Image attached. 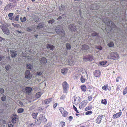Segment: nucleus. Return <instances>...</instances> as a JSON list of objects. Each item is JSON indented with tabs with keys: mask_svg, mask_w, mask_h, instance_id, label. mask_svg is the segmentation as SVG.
Masks as SVG:
<instances>
[{
	"mask_svg": "<svg viewBox=\"0 0 127 127\" xmlns=\"http://www.w3.org/2000/svg\"><path fill=\"white\" fill-rule=\"evenodd\" d=\"M41 95V93L39 92L37 93L36 94V97L37 98H39L40 97Z\"/></svg>",
	"mask_w": 127,
	"mask_h": 127,
	"instance_id": "nucleus-37",
	"label": "nucleus"
},
{
	"mask_svg": "<svg viewBox=\"0 0 127 127\" xmlns=\"http://www.w3.org/2000/svg\"><path fill=\"white\" fill-rule=\"evenodd\" d=\"M107 100L106 99H102L101 101V103L105 105H106L107 104Z\"/></svg>",
	"mask_w": 127,
	"mask_h": 127,
	"instance_id": "nucleus-39",
	"label": "nucleus"
},
{
	"mask_svg": "<svg viewBox=\"0 0 127 127\" xmlns=\"http://www.w3.org/2000/svg\"><path fill=\"white\" fill-rule=\"evenodd\" d=\"M95 77H99L100 76L101 73L100 71L99 70H96L94 72Z\"/></svg>",
	"mask_w": 127,
	"mask_h": 127,
	"instance_id": "nucleus-17",
	"label": "nucleus"
},
{
	"mask_svg": "<svg viewBox=\"0 0 127 127\" xmlns=\"http://www.w3.org/2000/svg\"><path fill=\"white\" fill-rule=\"evenodd\" d=\"M55 31L56 33L58 34H60L62 37L61 39L64 40L63 38H65V31L63 30L62 27L60 25L57 26L55 29Z\"/></svg>",
	"mask_w": 127,
	"mask_h": 127,
	"instance_id": "nucleus-1",
	"label": "nucleus"
},
{
	"mask_svg": "<svg viewBox=\"0 0 127 127\" xmlns=\"http://www.w3.org/2000/svg\"><path fill=\"white\" fill-rule=\"evenodd\" d=\"M108 85L107 84L105 85L104 86H103L102 87V89L105 90H107L108 89Z\"/></svg>",
	"mask_w": 127,
	"mask_h": 127,
	"instance_id": "nucleus-35",
	"label": "nucleus"
},
{
	"mask_svg": "<svg viewBox=\"0 0 127 127\" xmlns=\"http://www.w3.org/2000/svg\"><path fill=\"white\" fill-rule=\"evenodd\" d=\"M52 98H50L48 99H46L44 100V102L45 104H48L52 101Z\"/></svg>",
	"mask_w": 127,
	"mask_h": 127,
	"instance_id": "nucleus-25",
	"label": "nucleus"
},
{
	"mask_svg": "<svg viewBox=\"0 0 127 127\" xmlns=\"http://www.w3.org/2000/svg\"><path fill=\"white\" fill-rule=\"evenodd\" d=\"M30 23L31 24H33L35 23L34 22V21H33V20H31V19L30 20Z\"/></svg>",
	"mask_w": 127,
	"mask_h": 127,
	"instance_id": "nucleus-61",
	"label": "nucleus"
},
{
	"mask_svg": "<svg viewBox=\"0 0 127 127\" xmlns=\"http://www.w3.org/2000/svg\"><path fill=\"white\" fill-rule=\"evenodd\" d=\"M21 55L22 57H26L27 54L25 53H23V52H22V53L21 54Z\"/></svg>",
	"mask_w": 127,
	"mask_h": 127,
	"instance_id": "nucleus-58",
	"label": "nucleus"
},
{
	"mask_svg": "<svg viewBox=\"0 0 127 127\" xmlns=\"http://www.w3.org/2000/svg\"><path fill=\"white\" fill-rule=\"evenodd\" d=\"M92 114V112H86L85 114L87 115H90Z\"/></svg>",
	"mask_w": 127,
	"mask_h": 127,
	"instance_id": "nucleus-55",
	"label": "nucleus"
},
{
	"mask_svg": "<svg viewBox=\"0 0 127 127\" xmlns=\"http://www.w3.org/2000/svg\"><path fill=\"white\" fill-rule=\"evenodd\" d=\"M26 67L27 69L31 70L33 67L32 65L30 63L26 64Z\"/></svg>",
	"mask_w": 127,
	"mask_h": 127,
	"instance_id": "nucleus-27",
	"label": "nucleus"
},
{
	"mask_svg": "<svg viewBox=\"0 0 127 127\" xmlns=\"http://www.w3.org/2000/svg\"><path fill=\"white\" fill-rule=\"evenodd\" d=\"M68 118L69 119V121H71L72 120L73 117L72 116H69Z\"/></svg>",
	"mask_w": 127,
	"mask_h": 127,
	"instance_id": "nucleus-64",
	"label": "nucleus"
},
{
	"mask_svg": "<svg viewBox=\"0 0 127 127\" xmlns=\"http://www.w3.org/2000/svg\"><path fill=\"white\" fill-rule=\"evenodd\" d=\"M19 15H17V16H16L15 17V18L14 19V20L16 21H18L19 20Z\"/></svg>",
	"mask_w": 127,
	"mask_h": 127,
	"instance_id": "nucleus-46",
	"label": "nucleus"
},
{
	"mask_svg": "<svg viewBox=\"0 0 127 127\" xmlns=\"http://www.w3.org/2000/svg\"><path fill=\"white\" fill-rule=\"evenodd\" d=\"M44 24L41 23H40L38 25L36 29L37 30H39L40 29L43 28V27Z\"/></svg>",
	"mask_w": 127,
	"mask_h": 127,
	"instance_id": "nucleus-28",
	"label": "nucleus"
},
{
	"mask_svg": "<svg viewBox=\"0 0 127 127\" xmlns=\"http://www.w3.org/2000/svg\"><path fill=\"white\" fill-rule=\"evenodd\" d=\"M40 63L43 64H45L47 63V59L44 57H42L39 59Z\"/></svg>",
	"mask_w": 127,
	"mask_h": 127,
	"instance_id": "nucleus-15",
	"label": "nucleus"
},
{
	"mask_svg": "<svg viewBox=\"0 0 127 127\" xmlns=\"http://www.w3.org/2000/svg\"><path fill=\"white\" fill-rule=\"evenodd\" d=\"M81 89L83 91L85 92L86 91V87L85 85H82L81 86Z\"/></svg>",
	"mask_w": 127,
	"mask_h": 127,
	"instance_id": "nucleus-30",
	"label": "nucleus"
},
{
	"mask_svg": "<svg viewBox=\"0 0 127 127\" xmlns=\"http://www.w3.org/2000/svg\"><path fill=\"white\" fill-rule=\"evenodd\" d=\"M103 115H100L98 116L96 120V123L98 124H99L101 122L102 118Z\"/></svg>",
	"mask_w": 127,
	"mask_h": 127,
	"instance_id": "nucleus-16",
	"label": "nucleus"
},
{
	"mask_svg": "<svg viewBox=\"0 0 127 127\" xmlns=\"http://www.w3.org/2000/svg\"><path fill=\"white\" fill-rule=\"evenodd\" d=\"M66 46L67 50H69L71 48V46L70 44L67 43L66 44Z\"/></svg>",
	"mask_w": 127,
	"mask_h": 127,
	"instance_id": "nucleus-33",
	"label": "nucleus"
},
{
	"mask_svg": "<svg viewBox=\"0 0 127 127\" xmlns=\"http://www.w3.org/2000/svg\"><path fill=\"white\" fill-rule=\"evenodd\" d=\"M14 14L12 13H9L8 15V16L9 19L10 20H13V16Z\"/></svg>",
	"mask_w": 127,
	"mask_h": 127,
	"instance_id": "nucleus-34",
	"label": "nucleus"
},
{
	"mask_svg": "<svg viewBox=\"0 0 127 127\" xmlns=\"http://www.w3.org/2000/svg\"><path fill=\"white\" fill-rule=\"evenodd\" d=\"M12 25L15 27L17 28L19 26V25L17 24H14V23H12Z\"/></svg>",
	"mask_w": 127,
	"mask_h": 127,
	"instance_id": "nucleus-52",
	"label": "nucleus"
},
{
	"mask_svg": "<svg viewBox=\"0 0 127 127\" xmlns=\"http://www.w3.org/2000/svg\"><path fill=\"white\" fill-rule=\"evenodd\" d=\"M63 93H67L69 88V85L66 81H64L62 84Z\"/></svg>",
	"mask_w": 127,
	"mask_h": 127,
	"instance_id": "nucleus-6",
	"label": "nucleus"
},
{
	"mask_svg": "<svg viewBox=\"0 0 127 127\" xmlns=\"http://www.w3.org/2000/svg\"><path fill=\"white\" fill-rule=\"evenodd\" d=\"M18 104L19 105H20L21 106H23V103L21 101L19 102Z\"/></svg>",
	"mask_w": 127,
	"mask_h": 127,
	"instance_id": "nucleus-59",
	"label": "nucleus"
},
{
	"mask_svg": "<svg viewBox=\"0 0 127 127\" xmlns=\"http://www.w3.org/2000/svg\"><path fill=\"white\" fill-rule=\"evenodd\" d=\"M63 116L65 117H66L68 114V113L67 112H61Z\"/></svg>",
	"mask_w": 127,
	"mask_h": 127,
	"instance_id": "nucleus-31",
	"label": "nucleus"
},
{
	"mask_svg": "<svg viewBox=\"0 0 127 127\" xmlns=\"http://www.w3.org/2000/svg\"><path fill=\"white\" fill-rule=\"evenodd\" d=\"M92 107H91L88 106L87 107H86L85 109V110L86 111H87L91 109Z\"/></svg>",
	"mask_w": 127,
	"mask_h": 127,
	"instance_id": "nucleus-53",
	"label": "nucleus"
},
{
	"mask_svg": "<svg viewBox=\"0 0 127 127\" xmlns=\"http://www.w3.org/2000/svg\"><path fill=\"white\" fill-rule=\"evenodd\" d=\"M11 68V66L9 64H7L5 66V68L6 69V71L7 73H8V71Z\"/></svg>",
	"mask_w": 127,
	"mask_h": 127,
	"instance_id": "nucleus-24",
	"label": "nucleus"
},
{
	"mask_svg": "<svg viewBox=\"0 0 127 127\" xmlns=\"http://www.w3.org/2000/svg\"><path fill=\"white\" fill-rule=\"evenodd\" d=\"M4 89L2 88H0V96L1 95L3 94L4 93Z\"/></svg>",
	"mask_w": 127,
	"mask_h": 127,
	"instance_id": "nucleus-38",
	"label": "nucleus"
},
{
	"mask_svg": "<svg viewBox=\"0 0 127 127\" xmlns=\"http://www.w3.org/2000/svg\"><path fill=\"white\" fill-rule=\"evenodd\" d=\"M59 110L60 111H66L65 110H64V109L62 107L60 108H59Z\"/></svg>",
	"mask_w": 127,
	"mask_h": 127,
	"instance_id": "nucleus-62",
	"label": "nucleus"
},
{
	"mask_svg": "<svg viewBox=\"0 0 127 127\" xmlns=\"http://www.w3.org/2000/svg\"><path fill=\"white\" fill-rule=\"evenodd\" d=\"M89 49V46L85 44L82 45V46L81 50L83 53L86 54L88 53V50Z\"/></svg>",
	"mask_w": 127,
	"mask_h": 127,
	"instance_id": "nucleus-8",
	"label": "nucleus"
},
{
	"mask_svg": "<svg viewBox=\"0 0 127 127\" xmlns=\"http://www.w3.org/2000/svg\"><path fill=\"white\" fill-rule=\"evenodd\" d=\"M65 123L64 122L61 121L60 123V125L62 127H64L65 126Z\"/></svg>",
	"mask_w": 127,
	"mask_h": 127,
	"instance_id": "nucleus-40",
	"label": "nucleus"
},
{
	"mask_svg": "<svg viewBox=\"0 0 127 127\" xmlns=\"http://www.w3.org/2000/svg\"><path fill=\"white\" fill-rule=\"evenodd\" d=\"M51 124L50 122H48V123L45 125L44 127H51Z\"/></svg>",
	"mask_w": 127,
	"mask_h": 127,
	"instance_id": "nucleus-50",
	"label": "nucleus"
},
{
	"mask_svg": "<svg viewBox=\"0 0 127 127\" xmlns=\"http://www.w3.org/2000/svg\"><path fill=\"white\" fill-rule=\"evenodd\" d=\"M80 104L83 107H85V103L84 101H83Z\"/></svg>",
	"mask_w": 127,
	"mask_h": 127,
	"instance_id": "nucleus-51",
	"label": "nucleus"
},
{
	"mask_svg": "<svg viewBox=\"0 0 127 127\" xmlns=\"http://www.w3.org/2000/svg\"><path fill=\"white\" fill-rule=\"evenodd\" d=\"M69 28L70 30L72 32H74L76 31V27L74 26V24L69 25Z\"/></svg>",
	"mask_w": 127,
	"mask_h": 127,
	"instance_id": "nucleus-13",
	"label": "nucleus"
},
{
	"mask_svg": "<svg viewBox=\"0 0 127 127\" xmlns=\"http://www.w3.org/2000/svg\"><path fill=\"white\" fill-rule=\"evenodd\" d=\"M98 33L95 32H93L92 34V35L93 36H98Z\"/></svg>",
	"mask_w": 127,
	"mask_h": 127,
	"instance_id": "nucleus-43",
	"label": "nucleus"
},
{
	"mask_svg": "<svg viewBox=\"0 0 127 127\" xmlns=\"http://www.w3.org/2000/svg\"><path fill=\"white\" fill-rule=\"evenodd\" d=\"M122 114L121 112H119L113 115V119L117 118L120 117Z\"/></svg>",
	"mask_w": 127,
	"mask_h": 127,
	"instance_id": "nucleus-20",
	"label": "nucleus"
},
{
	"mask_svg": "<svg viewBox=\"0 0 127 127\" xmlns=\"http://www.w3.org/2000/svg\"><path fill=\"white\" fill-rule=\"evenodd\" d=\"M82 83H84L85 81V79L82 76L80 79Z\"/></svg>",
	"mask_w": 127,
	"mask_h": 127,
	"instance_id": "nucleus-48",
	"label": "nucleus"
},
{
	"mask_svg": "<svg viewBox=\"0 0 127 127\" xmlns=\"http://www.w3.org/2000/svg\"><path fill=\"white\" fill-rule=\"evenodd\" d=\"M127 93V87L124 90L123 92V94L125 95Z\"/></svg>",
	"mask_w": 127,
	"mask_h": 127,
	"instance_id": "nucleus-49",
	"label": "nucleus"
},
{
	"mask_svg": "<svg viewBox=\"0 0 127 127\" xmlns=\"http://www.w3.org/2000/svg\"><path fill=\"white\" fill-rule=\"evenodd\" d=\"M92 58V56L90 55L87 56H86L84 57L83 59L84 61H90Z\"/></svg>",
	"mask_w": 127,
	"mask_h": 127,
	"instance_id": "nucleus-18",
	"label": "nucleus"
},
{
	"mask_svg": "<svg viewBox=\"0 0 127 127\" xmlns=\"http://www.w3.org/2000/svg\"><path fill=\"white\" fill-rule=\"evenodd\" d=\"M27 58L28 61H30L31 60V57L30 56H27Z\"/></svg>",
	"mask_w": 127,
	"mask_h": 127,
	"instance_id": "nucleus-63",
	"label": "nucleus"
},
{
	"mask_svg": "<svg viewBox=\"0 0 127 127\" xmlns=\"http://www.w3.org/2000/svg\"><path fill=\"white\" fill-rule=\"evenodd\" d=\"M16 5L14 3H9L5 6L4 8L5 10H8L10 9L14 8Z\"/></svg>",
	"mask_w": 127,
	"mask_h": 127,
	"instance_id": "nucleus-9",
	"label": "nucleus"
},
{
	"mask_svg": "<svg viewBox=\"0 0 127 127\" xmlns=\"http://www.w3.org/2000/svg\"><path fill=\"white\" fill-rule=\"evenodd\" d=\"M111 59L114 60H117L119 58V56L117 52H114L111 53L110 54Z\"/></svg>",
	"mask_w": 127,
	"mask_h": 127,
	"instance_id": "nucleus-7",
	"label": "nucleus"
},
{
	"mask_svg": "<svg viewBox=\"0 0 127 127\" xmlns=\"http://www.w3.org/2000/svg\"><path fill=\"white\" fill-rule=\"evenodd\" d=\"M107 63V61H102V62H101L99 63L100 65L104 66V65Z\"/></svg>",
	"mask_w": 127,
	"mask_h": 127,
	"instance_id": "nucleus-41",
	"label": "nucleus"
},
{
	"mask_svg": "<svg viewBox=\"0 0 127 127\" xmlns=\"http://www.w3.org/2000/svg\"><path fill=\"white\" fill-rule=\"evenodd\" d=\"M55 20L53 19H51L49 20L48 21V23L49 24L51 23L52 24L54 23Z\"/></svg>",
	"mask_w": 127,
	"mask_h": 127,
	"instance_id": "nucleus-45",
	"label": "nucleus"
},
{
	"mask_svg": "<svg viewBox=\"0 0 127 127\" xmlns=\"http://www.w3.org/2000/svg\"><path fill=\"white\" fill-rule=\"evenodd\" d=\"M20 20L21 21L23 22H25L26 20L27 19L26 17H24L23 18L21 17L20 18Z\"/></svg>",
	"mask_w": 127,
	"mask_h": 127,
	"instance_id": "nucleus-36",
	"label": "nucleus"
},
{
	"mask_svg": "<svg viewBox=\"0 0 127 127\" xmlns=\"http://www.w3.org/2000/svg\"><path fill=\"white\" fill-rule=\"evenodd\" d=\"M47 122V120L43 114H41L39 116L38 119L35 121L36 123L39 125L41 123H45Z\"/></svg>",
	"mask_w": 127,
	"mask_h": 127,
	"instance_id": "nucleus-3",
	"label": "nucleus"
},
{
	"mask_svg": "<svg viewBox=\"0 0 127 127\" xmlns=\"http://www.w3.org/2000/svg\"><path fill=\"white\" fill-rule=\"evenodd\" d=\"M10 53L11 57L12 58H15L17 56V54L15 51L11 50L10 51Z\"/></svg>",
	"mask_w": 127,
	"mask_h": 127,
	"instance_id": "nucleus-14",
	"label": "nucleus"
},
{
	"mask_svg": "<svg viewBox=\"0 0 127 127\" xmlns=\"http://www.w3.org/2000/svg\"><path fill=\"white\" fill-rule=\"evenodd\" d=\"M0 96H2L1 97V99L2 101H5L6 99V95L4 94H3L1 95Z\"/></svg>",
	"mask_w": 127,
	"mask_h": 127,
	"instance_id": "nucleus-26",
	"label": "nucleus"
},
{
	"mask_svg": "<svg viewBox=\"0 0 127 127\" xmlns=\"http://www.w3.org/2000/svg\"><path fill=\"white\" fill-rule=\"evenodd\" d=\"M100 4H91L89 6V8L92 10H97L99 8Z\"/></svg>",
	"mask_w": 127,
	"mask_h": 127,
	"instance_id": "nucleus-10",
	"label": "nucleus"
},
{
	"mask_svg": "<svg viewBox=\"0 0 127 127\" xmlns=\"http://www.w3.org/2000/svg\"><path fill=\"white\" fill-rule=\"evenodd\" d=\"M5 57L3 56L0 55V61H1L2 62H4L5 60Z\"/></svg>",
	"mask_w": 127,
	"mask_h": 127,
	"instance_id": "nucleus-32",
	"label": "nucleus"
},
{
	"mask_svg": "<svg viewBox=\"0 0 127 127\" xmlns=\"http://www.w3.org/2000/svg\"><path fill=\"white\" fill-rule=\"evenodd\" d=\"M25 77L27 79H30L31 78L32 76V74L30 73L29 70H27L25 73Z\"/></svg>",
	"mask_w": 127,
	"mask_h": 127,
	"instance_id": "nucleus-12",
	"label": "nucleus"
},
{
	"mask_svg": "<svg viewBox=\"0 0 127 127\" xmlns=\"http://www.w3.org/2000/svg\"><path fill=\"white\" fill-rule=\"evenodd\" d=\"M14 125H12L11 123H9L8 124V127H13Z\"/></svg>",
	"mask_w": 127,
	"mask_h": 127,
	"instance_id": "nucleus-54",
	"label": "nucleus"
},
{
	"mask_svg": "<svg viewBox=\"0 0 127 127\" xmlns=\"http://www.w3.org/2000/svg\"><path fill=\"white\" fill-rule=\"evenodd\" d=\"M8 24H6L3 25L1 27V28L3 32L7 35H9L10 33V31L9 30L8 27H9Z\"/></svg>",
	"mask_w": 127,
	"mask_h": 127,
	"instance_id": "nucleus-4",
	"label": "nucleus"
},
{
	"mask_svg": "<svg viewBox=\"0 0 127 127\" xmlns=\"http://www.w3.org/2000/svg\"><path fill=\"white\" fill-rule=\"evenodd\" d=\"M102 20L106 25L109 27L111 29L112 28H115L116 27L115 24L110 20L108 18H102Z\"/></svg>",
	"mask_w": 127,
	"mask_h": 127,
	"instance_id": "nucleus-2",
	"label": "nucleus"
},
{
	"mask_svg": "<svg viewBox=\"0 0 127 127\" xmlns=\"http://www.w3.org/2000/svg\"><path fill=\"white\" fill-rule=\"evenodd\" d=\"M65 96L64 95H63L60 97L61 99H64L65 98Z\"/></svg>",
	"mask_w": 127,
	"mask_h": 127,
	"instance_id": "nucleus-60",
	"label": "nucleus"
},
{
	"mask_svg": "<svg viewBox=\"0 0 127 127\" xmlns=\"http://www.w3.org/2000/svg\"><path fill=\"white\" fill-rule=\"evenodd\" d=\"M73 103L75 104H77L80 101V98L79 96L77 97H74L73 98Z\"/></svg>",
	"mask_w": 127,
	"mask_h": 127,
	"instance_id": "nucleus-11",
	"label": "nucleus"
},
{
	"mask_svg": "<svg viewBox=\"0 0 127 127\" xmlns=\"http://www.w3.org/2000/svg\"><path fill=\"white\" fill-rule=\"evenodd\" d=\"M18 118L17 117V116L14 115L12 120V122L13 123H16L18 122Z\"/></svg>",
	"mask_w": 127,
	"mask_h": 127,
	"instance_id": "nucleus-21",
	"label": "nucleus"
},
{
	"mask_svg": "<svg viewBox=\"0 0 127 127\" xmlns=\"http://www.w3.org/2000/svg\"><path fill=\"white\" fill-rule=\"evenodd\" d=\"M43 72L42 71H40L39 72H37V75L38 76H40L42 74Z\"/></svg>",
	"mask_w": 127,
	"mask_h": 127,
	"instance_id": "nucleus-56",
	"label": "nucleus"
},
{
	"mask_svg": "<svg viewBox=\"0 0 127 127\" xmlns=\"http://www.w3.org/2000/svg\"><path fill=\"white\" fill-rule=\"evenodd\" d=\"M32 89L30 87H27L26 88L25 90L27 93H31L32 91Z\"/></svg>",
	"mask_w": 127,
	"mask_h": 127,
	"instance_id": "nucleus-22",
	"label": "nucleus"
},
{
	"mask_svg": "<svg viewBox=\"0 0 127 127\" xmlns=\"http://www.w3.org/2000/svg\"><path fill=\"white\" fill-rule=\"evenodd\" d=\"M46 48L47 49H49L50 50H53L55 49V47L52 45L48 44L46 45Z\"/></svg>",
	"mask_w": 127,
	"mask_h": 127,
	"instance_id": "nucleus-19",
	"label": "nucleus"
},
{
	"mask_svg": "<svg viewBox=\"0 0 127 127\" xmlns=\"http://www.w3.org/2000/svg\"><path fill=\"white\" fill-rule=\"evenodd\" d=\"M107 45L108 46L111 47L113 46L114 45V44L113 42H111L109 43Z\"/></svg>",
	"mask_w": 127,
	"mask_h": 127,
	"instance_id": "nucleus-42",
	"label": "nucleus"
},
{
	"mask_svg": "<svg viewBox=\"0 0 127 127\" xmlns=\"http://www.w3.org/2000/svg\"><path fill=\"white\" fill-rule=\"evenodd\" d=\"M33 21H34V22L35 23L38 22H39L38 20H39V19L37 18L36 17H35L33 19Z\"/></svg>",
	"mask_w": 127,
	"mask_h": 127,
	"instance_id": "nucleus-47",
	"label": "nucleus"
},
{
	"mask_svg": "<svg viewBox=\"0 0 127 127\" xmlns=\"http://www.w3.org/2000/svg\"><path fill=\"white\" fill-rule=\"evenodd\" d=\"M68 64L70 65H73L74 64V61L72 59H69L68 60Z\"/></svg>",
	"mask_w": 127,
	"mask_h": 127,
	"instance_id": "nucleus-23",
	"label": "nucleus"
},
{
	"mask_svg": "<svg viewBox=\"0 0 127 127\" xmlns=\"http://www.w3.org/2000/svg\"><path fill=\"white\" fill-rule=\"evenodd\" d=\"M38 113H34L32 114V117L33 118L35 119L37 116Z\"/></svg>",
	"mask_w": 127,
	"mask_h": 127,
	"instance_id": "nucleus-44",
	"label": "nucleus"
},
{
	"mask_svg": "<svg viewBox=\"0 0 127 127\" xmlns=\"http://www.w3.org/2000/svg\"><path fill=\"white\" fill-rule=\"evenodd\" d=\"M88 100L89 101H91L92 99V97L91 96H90L88 97Z\"/></svg>",
	"mask_w": 127,
	"mask_h": 127,
	"instance_id": "nucleus-57",
	"label": "nucleus"
},
{
	"mask_svg": "<svg viewBox=\"0 0 127 127\" xmlns=\"http://www.w3.org/2000/svg\"><path fill=\"white\" fill-rule=\"evenodd\" d=\"M67 69L64 68L61 70V72L63 74H65L67 73Z\"/></svg>",
	"mask_w": 127,
	"mask_h": 127,
	"instance_id": "nucleus-29",
	"label": "nucleus"
},
{
	"mask_svg": "<svg viewBox=\"0 0 127 127\" xmlns=\"http://www.w3.org/2000/svg\"><path fill=\"white\" fill-rule=\"evenodd\" d=\"M36 28L35 25H31L27 27L26 31L28 32H30L32 34H33L35 32V30Z\"/></svg>",
	"mask_w": 127,
	"mask_h": 127,
	"instance_id": "nucleus-5",
	"label": "nucleus"
}]
</instances>
